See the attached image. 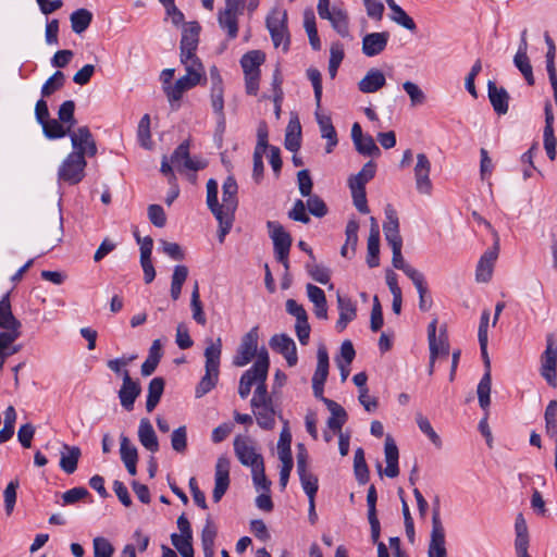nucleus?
I'll return each instance as SVG.
<instances>
[{
	"label": "nucleus",
	"mask_w": 557,
	"mask_h": 557,
	"mask_svg": "<svg viewBox=\"0 0 557 557\" xmlns=\"http://www.w3.org/2000/svg\"><path fill=\"white\" fill-rule=\"evenodd\" d=\"M207 347L205 349V370L206 373L198 383L195 394L197 398L205 396L209 393L219 380V367L222 354V341L218 337L215 341L212 338L206 339Z\"/></svg>",
	"instance_id": "f257e3e1"
},
{
	"label": "nucleus",
	"mask_w": 557,
	"mask_h": 557,
	"mask_svg": "<svg viewBox=\"0 0 557 557\" xmlns=\"http://www.w3.org/2000/svg\"><path fill=\"white\" fill-rule=\"evenodd\" d=\"M238 186L233 176L226 177L222 185V203H220L221 214L218 215L220 243L224 242L226 234L231 231L234 222V213L238 206L237 199Z\"/></svg>",
	"instance_id": "f03ea898"
},
{
	"label": "nucleus",
	"mask_w": 557,
	"mask_h": 557,
	"mask_svg": "<svg viewBox=\"0 0 557 557\" xmlns=\"http://www.w3.org/2000/svg\"><path fill=\"white\" fill-rule=\"evenodd\" d=\"M267 227L269 230L270 237L273 242L274 255L276 260L283 264L285 270L289 268V250L292 247V236L285 231L283 225L276 221H268Z\"/></svg>",
	"instance_id": "7ed1b4c3"
},
{
	"label": "nucleus",
	"mask_w": 557,
	"mask_h": 557,
	"mask_svg": "<svg viewBox=\"0 0 557 557\" xmlns=\"http://www.w3.org/2000/svg\"><path fill=\"white\" fill-rule=\"evenodd\" d=\"M225 7L218 13V23L221 29L227 33L230 39H235L238 35V15L243 14L247 3L242 0H224Z\"/></svg>",
	"instance_id": "20e7f679"
},
{
	"label": "nucleus",
	"mask_w": 557,
	"mask_h": 557,
	"mask_svg": "<svg viewBox=\"0 0 557 557\" xmlns=\"http://www.w3.org/2000/svg\"><path fill=\"white\" fill-rule=\"evenodd\" d=\"M267 28L270 32L274 47L283 45V50L287 51L289 48V34L287 29V13L286 11L273 10L267 17Z\"/></svg>",
	"instance_id": "39448f33"
},
{
	"label": "nucleus",
	"mask_w": 557,
	"mask_h": 557,
	"mask_svg": "<svg viewBox=\"0 0 557 557\" xmlns=\"http://www.w3.org/2000/svg\"><path fill=\"white\" fill-rule=\"evenodd\" d=\"M234 453L243 466L251 469L263 463V457L257 450V443L247 435H237L234 438Z\"/></svg>",
	"instance_id": "423d86ee"
},
{
	"label": "nucleus",
	"mask_w": 557,
	"mask_h": 557,
	"mask_svg": "<svg viewBox=\"0 0 557 557\" xmlns=\"http://www.w3.org/2000/svg\"><path fill=\"white\" fill-rule=\"evenodd\" d=\"M86 165L87 162L81 153H70L59 168V180L70 185L78 184L85 176Z\"/></svg>",
	"instance_id": "0eeeda50"
},
{
	"label": "nucleus",
	"mask_w": 557,
	"mask_h": 557,
	"mask_svg": "<svg viewBox=\"0 0 557 557\" xmlns=\"http://www.w3.org/2000/svg\"><path fill=\"white\" fill-rule=\"evenodd\" d=\"M541 375L552 387L557 386V345L553 334L546 336V349L541 356Z\"/></svg>",
	"instance_id": "6e6552de"
},
{
	"label": "nucleus",
	"mask_w": 557,
	"mask_h": 557,
	"mask_svg": "<svg viewBox=\"0 0 557 557\" xmlns=\"http://www.w3.org/2000/svg\"><path fill=\"white\" fill-rule=\"evenodd\" d=\"M69 135L72 147L74 148L72 153H81L83 158H85V156L94 157L97 154L96 141L87 126H79L71 131Z\"/></svg>",
	"instance_id": "1a4fd4ad"
},
{
	"label": "nucleus",
	"mask_w": 557,
	"mask_h": 557,
	"mask_svg": "<svg viewBox=\"0 0 557 557\" xmlns=\"http://www.w3.org/2000/svg\"><path fill=\"white\" fill-rule=\"evenodd\" d=\"M436 503L437 505L433 509L432 532L428 555L429 557H446L447 552L445 547V533L440 519L438 500H436Z\"/></svg>",
	"instance_id": "9d476101"
},
{
	"label": "nucleus",
	"mask_w": 557,
	"mask_h": 557,
	"mask_svg": "<svg viewBox=\"0 0 557 557\" xmlns=\"http://www.w3.org/2000/svg\"><path fill=\"white\" fill-rule=\"evenodd\" d=\"M258 350V327H252L247 332L239 344L237 354L234 357L233 364L236 367H244L248 364L256 356Z\"/></svg>",
	"instance_id": "9b49d317"
},
{
	"label": "nucleus",
	"mask_w": 557,
	"mask_h": 557,
	"mask_svg": "<svg viewBox=\"0 0 557 557\" xmlns=\"http://www.w3.org/2000/svg\"><path fill=\"white\" fill-rule=\"evenodd\" d=\"M317 358H318L317 369L312 376V389H313V395L318 399L323 401V399H326L323 396V388H324V383L329 375V354L324 346H321L318 348Z\"/></svg>",
	"instance_id": "f8f14e48"
},
{
	"label": "nucleus",
	"mask_w": 557,
	"mask_h": 557,
	"mask_svg": "<svg viewBox=\"0 0 557 557\" xmlns=\"http://www.w3.org/2000/svg\"><path fill=\"white\" fill-rule=\"evenodd\" d=\"M171 163L178 170L199 171L207 166L203 160L191 159L189 156V141L184 140L172 153Z\"/></svg>",
	"instance_id": "ddd939ff"
},
{
	"label": "nucleus",
	"mask_w": 557,
	"mask_h": 557,
	"mask_svg": "<svg viewBox=\"0 0 557 557\" xmlns=\"http://www.w3.org/2000/svg\"><path fill=\"white\" fill-rule=\"evenodd\" d=\"M493 234L495 237L494 246L482 255L476 265L475 277L478 282L486 283L492 277L493 267L498 257L499 250L498 234L497 232H494Z\"/></svg>",
	"instance_id": "4468645a"
},
{
	"label": "nucleus",
	"mask_w": 557,
	"mask_h": 557,
	"mask_svg": "<svg viewBox=\"0 0 557 557\" xmlns=\"http://www.w3.org/2000/svg\"><path fill=\"white\" fill-rule=\"evenodd\" d=\"M230 486V460L226 456H220L215 465L214 488L212 498L220 502Z\"/></svg>",
	"instance_id": "2eb2a0df"
},
{
	"label": "nucleus",
	"mask_w": 557,
	"mask_h": 557,
	"mask_svg": "<svg viewBox=\"0 0 557 557\" xmlns=\"http://www.w3.org/2000/svg\"><path fill=\"white\" fill-rule=\"evenodd\" d=\"M123 382L122 386L119 389V399L121 403V406L127 410L131 411L134 408L135 400L141 393V387L138 381H135L132 379L129 372L125 370L123 372Z\"/></svg>",
	"instance_id": "dca6fc26"
},
{
	"label": "nucleus",
	"mask_w": 557,
	"mask_h": 557,
	"mask_svg": "<svg viewBox=\"0 0 557 557\" xmlns=\"http://www.w3.org/2000/svg\"><path fill=\"white\" fill-rule=\"evenodd\" d=\"M269 355L265 348H261L258 352V358L253 363V371L256 372V382L257 385L253 396L269 397L268 388H267V377L269 371Z\"/></svg>",
	"instance_id": "f3484780"
},
{
	"label": "nucleus",
	"mask_w": 557,
	"mask_h": 557,
	"mask_svg": "<svg viewBox=\"0 0 557 557\" xmlns=\"http://www.w3.org/2000/svg\"><path fill=\"white\" fill-rule=\"evenodd\" d=\"M270 347L281 354L289 367L296 366L298 361L296 344L286 334H275L271 337Z\"/></svg>",
	"instance_id": "a211bd4d"
},
{
	"label": "nucleus",
	"mask_w": 557,
	"mask_h": 557,
	"mask_svg": "<svg viewBox=\"0 0 557 557\" xmlns=\"http://www.w3.org/2000/svg\"><path fill=\"white\" fill-rule=\"evenodd\" d=\"M431 162L426 154L418 153L414 166L416 185L419 193L429 195L432 190L430 180Z\"/></svg>",
	"instance_id": "6ab92c4d"
},
{
	"label": "nucleus",
	"mask_w": 557,
	"mask_h": 557,
	"mask_svg": "<svg viewBox=\"0 0 557 557\" xmlns=\"http://www.w3.org/2000/svg\"><path fill=\"white\" fill-rule=\"evenodd\" d=\"M544 113H545V127H544V148L547 153V157L549 160L554 161L556 159V137L554 134V113L552 103L549 100L545 102L544 106Z\"/></svg>",
	"instance_id": "aec40b11"
},
{
	"label": "nucleus",
	"mask_w": 557,
	"mask_h": 557,
	"mask_svg": "<svg viewBox=\"0 0 557 557\" xmlns=\"http://www.w3.org/2000/svg\"><path fill=\"white\" fill-rule=\"evenodd\" d=\"M389 33H370L362 38V53L367 57H375L382 53L388 42Z\"/></svg>",
	"instance_id": "412c9836"
},
{
	"label": "nucleus",
	"mask_w": 557,
	"mask_h": 557,
	"mask_svg": "<svg viewBox=\"0 0 557 557\" xmlns=\"http://www.w3.org/2000/svg\"><path fill=\"white\" fill-rule=\"evenodd\" d=\"M200 25L198 22H190L183 28L181 39V54H196L199 42Z\"/></svg>",
	"instance_id": "4be33fe9"
},
{
	"label": "nucleus",
	"mask_w": 557,
	"mask_h": 557,
	"mask_svg": "<svg viewBox=\"0 0 557 557\" xmlns=\"http://www.w3.org/2000/svg\"><path fill=\"white\" fill-rule=\"evenodd\" d=\"M200 84L197 82V77H188L187 75H184L180 77L173 85L164 86L163 90L168 97L169 102L174 108L173 103L178 102L184 92L194 88Z\"/></svg>",
	"instance_id": "5701e85b"
},
{
	"label": "nucleus",
	"mask_w": 557,
	"mask_h": 557,
	"mask_svg": "<svg viewBox=\"0 0 557 557\" xmlns=\"http://www.w3.org/2000/svg\"><path fill=\"white\" fill-rule=\"evenodd\" d=\"M487 94L491 104L497 114L508 112L509 95L504 87H497L492 81L487 83Z\"/></svg>",
	"instance_id": "b1692460"
},
{
	"label": "nucleus",
	"mask_w": 557,
	"mask_h": 557,
	"mask_svg": "<svg viewBox=\"0 0 557 557\" xmlns=\"http://www.w3.org/2000/svg\"><path fill=\"white\" fill-rule=\"evenodd\" d=\"M386 84L385 75L379 69H370L364 77L359 81L358 88L363 94H373Z\"/></svg>",
	"instance_id": "393cba45"
},
{
	"label": "nucleus",
	"mask_w": 557,
	"mask_h": 557,
	"mask_svg": "<svg viewBox=\"0 0 557 557\" xmlns=\"http://www.w3.org/2000/svg\"><path fill=\"white\" fill-rule=\"evenodd\" d=\"M319 16L323 20H327L334 30L342 37L349 36L348 14L344 9L333 7L332 10H329V15L322 14Z\"/></svg>",
	"instance_id": "a878e982"
},
{
	"label": "nucleus",
	"mask_w": 557,
	"mask_h": 557,
	"mask_svg": "<svg viewBox=\"0 0 557 557\" xmlns=\"http://www.w3.org/2000/svg\"><path fill=\"white\" fill-rule=\"evenodd\" d=\"M319 110L320 109L317 108L315 119L320 127L321 136L327 139L325 151L326 153H331L338 143L337 134L333 126L331 117L329 115L321 113Z\"/></svg>",
	"instance_id": "bb28decb"
},
{
	"label": "nucleus",
	"mask_w": 557,
	"mask_h": 557,
	"mask_svg": "<svg viewBox=\"0 0 557 557\" xmlns=\"http://www.w3.org/2000/svg\"><path fill=\"white\" fill-rule=\"evenodd\" d=\"M138 440L140 444L150 453L159 450V442L153 426L149 419L143 418L138 426Z\"/></svg>",
	"instance_id": "cd10ccee"
},
{
	"label": "nucleus",
	"mask_w": 557,
	"mask_h": 557,
	"mask_svg": "<svg viewBox=\"0 0 557 557\" xmlns=\"http://www.w3.org/2000/svg\"><path fill=\"white\" fill-rule=\"evenodd\" d=\"M337 305L339 310V318L336 322V329L338 332H343L349 322H351L357 315V309L355 304L348 297L337 295Z\"/></svg>",
	"instance_id": "c85d7f7f"
},
{
	"label": "nucleus",
	"mask_w": 557,
	"mask_h": 557,
	"mask_svg": "<svg viewBox=\"0 0 557 557\" xmlns=\"http://www.w3.org/2000/svg\"><path fill=\"white\" fill-rule=\"evenodd\" d=\"M81 455L82 451L79 447L63 444L60 459L61 469L67 474L74 473L77 469Z\"/></svg>",
	"instance_id": "c756f323"
},
{
	"label": "nucleus",
	"mask_w": 557,
	"mask_h": 557,
	"mask_svg": "<svg viewBox=\"0 0 557 557\" xmlns=\"http://www.w3.org/2000/svg\"><path fill=\"white\" fill-rule=\"evenodd\" d=\"M162 358V346L160 339H154L149 348V355L140 368L143 376L151 375Z\"/></svg>",
	"instance_id": "7c9ffc66"
},
{
	"label": "nucleus",
	"mask_w": 557,
	"mask_h": 557,
	"mask_svg": "<svg viewBox=\"0 0 557 557\" xmlns=\"http://www.w3.org/2000/svg\"><path fill=\"white\" fill-rule=\"evenodd\" d=\"M0 327L3 330L21 329V322L12 313L9 294L0 300Z\"/></svg>",
	"instance_id": "2f4dec72"
},
{
	"label": "nucleus",
	"mask_w": 557,
	"mask_h": 557,
	"mask_svg": "<svg viewBox=\"0 0 557 557\" xmlns=\"http://www.w3.org/2000/svg\"><path fill=\"white\" fill-rule=\"evenodd\" d=\"M165 382L162 377H153L148 385V395L146 400V410L151 412L158 406L163 391Z\"/></svg>",
	"instance_id": "473e14b6"
},
{
	"label": "nucleus",
	"mask_w": 557,
	"mask_h": 557,
	"mask_svg": "<svg viewBox=\"0 0 557 557\" xmlns=\"http://www.w3.org/2000/svg\"><path fill=\"white\" fill-rule=\"evenodd\" d=\"M375 171V162L372 160L368 161L356 175L349 178V187L366 188V184L374 177Z\"/></svg>",
	"instance_id": "72a5a7b5"
},
{
	"label": "nucleus",
	"mask_w": 557,
	"mask_h": 557,
	"mask_svg": "<svg viewBox=\"0 0 557 557\" xmlns=\"http://www.w3.org/2000/svg\"><path fill=\"white\" fill-rule=\"evenodd\" d=\"M180 59L182 64L185 66L186 74L188 77H197V82H201L202 77H205V67L201 61L197 58L196 54H180Z\"/></svg>",
	"instance_id": "f704fd0d"
},
{
	"label": "nucleus",
	"mask_w": 557,
	"mask_h": 557,
	"mask_svg": "<svg viewBox=\"0 0 557 557\" xmlns=\"http://www.w3.org/2000/svg\"><path fill=\"white\" fill-rule=\"evenodd\" d=\"M265 55L260 50H251L242 57L240 65L244 73H260V65L264 62Z\"/></svg>",
	"instance_id": "c9c22d12"
},
{
	"label": "nucleus",
	"mask_w": 557,
	"mask_h": 557,
	"mask_svg": "<svg viewBox=\"0 0 557 557\" xmlns=\"http://www.w3.org/2000/svg\"><path fill=\"white\" fill-rule=\"evenodd\" d=\"M71 27L75 34L84 33L92 21V13L87 9H78L71 16Z\"/></svg>",
	"instance_id": "e433bc0d"
},
{
	"label": "nucleus",
	"mask_w": 557,
	"mask_h": 557,
	"mask_svg": "<svg viewBox=\"0 0 557 557\" xmlns=\"http://www.w3.org/2000/svg\"><path fill=\"white\" fill-rule=\"evenodd\" d=\"M253 411L257 423L261 429L272 430L275 426V410L273 404L257 408Z\"/></svg>",
	"instance_id": "4c0bfd02"
},
{
	"label": "nucleus",
	"mask_w": 557,
	"mask_h": 557,
	"mask_svg": "<svg viewBox=\"0 0 557 557\" xmlns=\"http://www.w3.org/2000/svg\"><path fill=\"white\" fill-rule=\"evenodd\" d=\"M545 432L552 440L557 438V400H550L546 406L545 413Z\"/></svg>",
	"instance_id": "58836bf2"
},
{
	"label": "nucleus",
	"mask_w": 557,
	"mask_h": 557,
	"mask_svg": "<svg viewBox=\"0 0 557 557\" xmlns=\"http://www.w3.org/2000/svg\"><path fill=\"white\" fill-rule=\"evenodd\" d=\"M42 131L46 137L50 139L62 138L69 135L71 132L70 127H64L60 120L48 119L41 123Z\"/></svg>",
	"instance_id": "ea45409f"
},
{
	"label": "nucleus",
	"mask_w": 557,
	"mask_h": 557,
	"mask_svg": "<svg viewBox=\"0 0 557 557\" xmlns=\"http://www.w3.org/2000/svg\"><path fill=\"white\" fill-rule=\"evenodd\" d=\"M354 472L359 484H366L369 481V469L364 459L362 448L355 451L354 457Z\"/></svg>",
	"instance_id": "a19ab883"
},
{
	"label": "nucleus",
	"mask_w": 557,
	"mask_h": 557,
	"mask_svg": "<svg viewBox=\"0 0 557 557\" xmlns=\"http://www.w3.org/2000/svg\"><path fill=\"white\" fill-rule=\"evenodd\" d=\"M411 282L419 294V309L428 311L432 306V300L428 297V286L423 273L412 277Z\"/></svg>",
	"instance_id": "79ce46f5"
},
{
	"label": "nucleus",
	"mask_w": 557,
	"mask_h": 557,
	"mask_svg": "<svg viewBox=\"0 0 557 557\" xmlns=\"http://www.w3.org/2000/svg\"><path fill=\"white\" fill-rule=\"evenodd\" d=\"M491 386H492L491 373L485 372L484 375L482 376L481 381L479 382V385L476 388L479 404L483 410H486L491 404V398H490Z\"/></svg>",
	"instance_id": "37998d69"
},
{
	"label": "nucleus",
	"mask_w": 557,
	"mask_h": 557,
	"mask_svg": "<svg viewBox=\"0 0 557 557\" xmlns=\"http://www.w3.org/2000/svg\"><path fill=\"white\" fill-rule=\"evenodd\" d=\"M416 422L418 424L419 430L428 436V438L432 442V444L441 448L443 443L440 435L432 428L429 419L424 417L421 412L416 413Z\"/></svg>",
	"instance_id": "c03bdc74"
},
{
	"label": "nucleus",
	"mask_w": 557,
	"mask_h": 557,
	"mask_svg": "<svg viewBox=\"0 0 557 557\" xmlns=\"http://www.w3.org/2000/svg\"><path fill=\"white\" fill-rule=\"evenodd\" d=\"M190 307L193 311V319L200 325H206L207 319L202 310V304L200 301L199 285L196 281L191 292Z\"/></svg>",
	"instance_id": "a18cd8bd"
},
{
	"label": "nucleus",
	"mask_w": 557,
	"mask_h": 557,
	"mask_svg": "<svg viewBox=\"0 0 557 557\" xmlns=\"http://www.w3.org/2000/svg\"><path fill=\"white\" fill-rule=\"evenodd\" d=\"M301 486L307 494L308 498H314L318 492V478L309 469L297 472Z\"/></svg>",
	"instance_id": "49530a36"
},
{
	"label": "nucleus",
	"mask_w": 557,
	"mask_h": 557,
	"mask_svg": "<svg viewBox=\"0 0 557 557\" xmlns=\"http://www.w3.org/2000/svg\"><path fill=\"white\" fill-rule=\"evenodd\" d=\"M306 270L315 282L320 284L329 283L331 271L325 265L317 263L315 260H311L310 262H307Z\"/></svg>",
	"instance_id": "de8ad7c7"
},
{
	"label": "nucleus",
	"mask_w": 557,
	"mask_h": 557,
	"mask_svg": "<svg viewBox=\"0 0 557 557\" xmlns=\"http://www.w3.org/2000/svg\"><path fill=\"white\" fill-rule=\"evenodd\" d=\"M16 412L13 406H9L4 412V424L0 430V443L8 442L14 434Z\"/></svg>",
	"instance_id": "09e8293b"
},
{
	"label": "nucleus",
	"mask_w": 557,
	"mask_h": 557,
	"mask_svg": "<svg viewBox=\"0 0 557 557\" xmlns=\"http://www.w3.org/2000/svg\"><path fill=\"white\" fill-rule=\"evenodd\" d=\"M392 252H393L392 263H393L394 268L401 270L410 280H412V277H416L419 274H421L420 271H418L417 269H414L413 267H411L410 264H408L405 261V259L401 255V247L393 248Z\"/></svg>",
	"instance_id": "8fccbe9b"
},
{
	"label": "nucleus",
	"mask_w": 557,
	"mask_h": 557,
	"mask_svg": "<svg viewBox=\"0 0 557 557\" xmlns=\"http://www.w3.org/2000/svg\"><path fill=\"white\" fill-rule=\"evenodd\" d=\"M513 64L520 71L529 86L535 83L533 67L528 55L515 54Z\"/></svg>",
	"instance_id": "3c124183"
},
{
	"label": "nucleus",
	"mask_w": 557,
	"mask_h": 557,
	"mask_svg": "<svg viewBox=\"0 0 557 557\" xmlns=\"http://www.w3.org/2000/svg\"><path fill=\"white\" fill-rule=\"evenodd\" d=\"M207 206L218 220V215L221 214V211L220 203L218 201V183L213 178H210L207 182Z\"/></svg>",
	"instance_id": "603ef678"
},
{
	"label": "nucleus",
	"mask_w": 557,
	"mask_h": 557,
	"mask_svg": "<svg viewBox=\"0 0 557 557\" xmlns=\"http://www.w3.org/2000/svg\"><path fill=\"white\" fill-rule=\"evenodd\" d=\"M193 536H178V534L173 533L171 535L172 545L176 548V550L181 554L182 557H194V548H193Z\"/></svg>",
	"instance_id": "864d4df0"
},
{
	"label": "nucleus",
	"mask_w": 557,
	"mask_h": 557,
	"mask_svg": "<svg viewBox=\"0 0 557 557\" xmlns=\"http://www.w3.org/2000/svg\"><path fill=\"white\" fill-rule=\"evenodd\" d=\"M223 86L211 87L210 99L211 106L214 113L219 116L221 122H224V98H223Z\"/></svg>",
	"instance_id": "5fc2aeb1"
},
{
	"label": "nucleus",
	"mask_w": 557,
	"mask_h": 557,
	"mask_svg": "<svg viewBox=\"0 0 557 557\" xmlns=\"http://www.w3.org/2000/svg\"><path fill=\"white\" fill-rule=\"evenodd\" d=\"M65 76L61 71H55L42 85V97H49L54 91L59 90L64 85Z\"/></svg>",
	"instance_id": "6e6d98bb"
},
{
	"label": "nucleus",
	"mask_w": 557,
	"mask_h": 557,
	"mask_svg": "<svg viewBox=\"0 0 557 557\" xmlns=\"http://www.w3.org/2000/svg\"><path fill=\"white\" fill-rule=\"evenodd\" d=\"M137 136L140 145L144 148H151L150 116L148 114H145L140 119L138 123Z\"/></svg>",
	"instance_id": "4d7b16f0"
},
{
	"label": "nucleus",
	"mask_w": 557,
	"mask_h": 557,
	"mask_svg": "<svg viewBox=\"0 0 557 557\" xmlns=\"http://www.w3.org/2000/svg\"><path fill=\"white\" fill-rule=\"evenodd\" d=\"M355 148L362 156L379 157L381 154L380 148L370 135L363 136L362 140L355 145Z\"/></svg>",
	"instance_id": "13d9d810"
},
{
	"label": "nucleus",
	"mask_w": 557,
	"mask_h": 557,
	"mask_svg": "<svg viewBox=\"0 0 557 557\" xmlns=\"http://www.w3.org/2000/svg\"><path fill=\"white\" fill-rule=\"evenodd\" d=\"M368 253H367V263L370 268H375L380 264V236H369L368 237Z\"/></svg>",
	"instance_id": "bf43d9fd"
},
{
	"label": "nucleus",
	"mask_w": 557,
	"mask_h": 557,
	"mask_svg": "<svg viewBox=\"0 0 557 557\" xmlns=\"http://www.w3.org/2000/svg\"><path fill=\"white\" fill-rule=\"evenodd\" d=\"M120 454L124 463L138 460L137 448L132 445L129 438L125 435H121Z\"/></svg>",
	"instance_id": "052dcab7"
},
{
	"label": "nucleus",
	"mask_w": 557,
	"mask_h": 557,
	"mask_svg": "<svg viewBox=\"0 0 557 557\" xmlns=\"http://www.w3.org/2000/svg\"><path fill=\"white\" fill-rule=\"evenodd\" d=\"M18 480H13L9 482V484L4 488V508L8 516H10L14 510V506L16 503V491L18 488Z\"/></svg>",
	"instance_id": "680f3d73"
},
{
	"label": "nucleus",
	"mask_w": 557,
	"mask_h": 557,
	"mask_svg": "<svg viewBox=\"0 0 557 557\" xmlns=\"http://www.w3.org/2000/svg\"><path fill=\"white\" fill-rule=\"evenodd\" d=\"M429 348L431 359L447 358L449 355V342L445 341L444 336H442V339L435 338L429 342Z\"/></svg>",
	"instance_id": "e2e57ef3"
},
{
	"label": "nucleus",
	"mask_w": 557,
	"mask_h": 557,
	"mask_svg": "<svg viewBox=\"0 0 557 557\" xmlns=\"http://www.w3.org/2000/svg\"><path fill=\"white\" fill-rule=\"evenodd\" d=\"M391 20L408 30H416L417 26L413 20L399 7L392 9Z\"/></svg>",
	"instance_id": "0e129e2a"
},
{
	"label": "nucleus",
	"mask_w": 557,
	"mask_h": 557,
	"mask_svg": "<svg viewBox=\"0 0 557 557\" xmlns=\"http://www.w3.org/2000/svg\"><path fill=\"white\" fill-rule=\"evenodd\" d=\"M403 88L409 96L412 107L420 106V104L424 103L425 95L416 83L407 81L403 84Z\"/></svg>",
	"instance_id": "69168bd1"
},
{
	"label": "nucleus",
	"mask_w": 557,
	"mask_h": 557,
	"mask_svg": "<svg viewBox=\"0 0 557 557\" xmlns=\"http://www.w3.org/2000/svg\"><path fill=\"white\" fill-rule=\"evenodd\" d=\"M94 557H112L114 547L102 536H97L92 541Z\"/></svg>",
	"instance_id": "338daca9"
},
{
	"label": "nucleus",
	"mask_w": 557,
	"mask_h": 557,
	"mask_svg": "<svg viewBox=\"0 0 557 557\" xmlns=\"http://www.w3.org/2000/svg\"><path fill=\"white\" fill-rule=\"evenodd\" d=\"M308 197L309 198L306 205L308 207L309 212L317 218L325 216L329 210L323 199L318 195H310Z\"/></svg>",
	"instance_id": "774afa93"
}]
</instances>
